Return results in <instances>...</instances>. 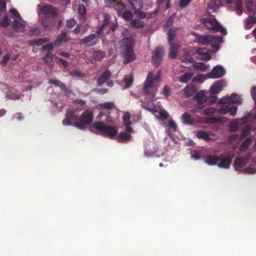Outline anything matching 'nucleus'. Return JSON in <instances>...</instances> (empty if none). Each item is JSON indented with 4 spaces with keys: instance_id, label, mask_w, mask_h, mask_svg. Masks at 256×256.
<instances>
[{
    "instance_id": "30",
    "label": "nucleus",
    "mask_w": 256,
    "mask_h": 256,
    "mask_svg": "<svg viewBox=\"0 0 256 256\" xmlns=\"http://www.w3.org/2000/svg\"><path fill=\"white\" fill-rule=\"evenodd\" d=\"M130 24L132 27L136 28H141L144 26V23L138 19H132Z\"/></svg>"
},
{
    "instance_id": "17",
    "label": "nucleus",
    "mask_w": 256,
    "mask_h": 256,
    "mask_svg": "<svg viewBox=\"0 0 256 256\" xmlns=\"http://www.w3.org/2000/svg\"><path fill=\"white\" fill-rule=\"evenodd\" d=\"M226 4H230L235 2L234 10L238 16L242 14L243 12V8L242 6V0H224Z\"/></svg>"
},
{
    "instance_id": "23",
    "label": "nucleus",
    "mask_w": 256,
    "mask_h": 256,
    "mask_svg": "<svg viewBox=\"0 0 256 256\" xmlns=\"http://www.w3.org/2000/svg\"><path fill=\"white\" fill-rule=\"evenodd\" d=\"M49 40H50V38H40L30 40L28 42V44L30 46H39L46 42H48Z\"/></svg>"
},
{
    "instance_id": "52",
    "label": "nucleus",
    "mask_w": 256,
    "mask_h": 256,
    "mask_svg": "<svg viewBox=\"0 0 256 256\" xmlns=\"http://www.w3.org/2000/svg\"><path fill=\"white\" fill-rule=\"evenodd\" d=\"M216 112V109L213 108H206L204 111V114L206 116H211Z\"/></svg>"
},
{
    "instance_id": "63",
    "label": "nucleus",
    "mask_w": 256,
    "mask_h": 256,
    "mask_svg": "<svg viewBox=\"0 0 256 256\" xmlns=\"http://www.w3.org/2000/svg\"><path fill=\"white\" fill-rule=\"evenodd\" d=\"M238 123L236 122H234L230 123V130L232 132H234L238 130Z\"/></svg>"
},
{
    "instance_id": "54",
    "label": "nucleus",
    "mask_w": 256,
    "mask_h": 256,
    "mask_svg": "<svg viewBox=\"0 0 256 256\" xmlns=\"http://www.w3.org/2000/svg\"><path fill=\"white\" fill-rule=\"evenodd\" d=\"M157 3L159 5H162L165 3L166 10H168L170 8V0H158Z\"/></svg>"
},
{
    "instance_id": "64",
    "label": "nucleus",
    "mask_w": 256,
    "mask_h": 256,
    "mask_svg": "<svg viewBox=\"0 0 256 256\" xmlns=\"http://www.w3.org/2000/svg\"><path fill=\"white\" fill-rule=\"evenodd\" d=\"M76 24V21L74 19H70L66 21V26L68 28H73Z\"/></svg>"
},
{
    "instance_id": "6",
    "label": "nucleus",
    "mask_w": 256,
    "mask_h": 256,
    "mask_svg": "<svg viewBox=\"0 0 256 256\" xmlns=\"http://www.w3.org/2000/svg\"><path fill=\"white\" fill-rule=\"evenodd\" d=\"M203 24L205 26L214 32H220L222 34H226V30L225 28L216 20L214 18H206L203 20Z\"/></svg>"
},
{
    "instance_id": "20",
    "label": "nucleus",
    "mask_w": 256,
    "mask_h": 256,
    "mask_svg": "<svg viewBox=\"0 0 256 256\" xmlns=\"http://www.w3.org/2000/svg\"><path fill=\"white\" fill-rule=\"evenodd\" d=\"M242 100L240 96L234 93L231 95L230 98H226V100L224 102L222 101V99L220 100L218 102L220 104H226L228 102V101L232 102L233 104H240L242 103Z\"/></svg>"
},
{
    "instance_id": "7",
    "label": "nucleus",
    "mask_w": 256,
    "mask_h": 256,
    "mask_svg": "<svg viewBox=\"0 0 256 256\" xmlns=\"http://www.w3.org/2000/svg\"><path fill=\"white\" fill-rule=\"evenodd\" d=\"M56 18H50V16H44L41 18V24L46 31L52 30L56 24Z\"/></svg>"
},
{
    "instance_id": "33",
    "label": "nucleus",
    "mask_w": 256,
    "mask_h": 256,
    "mask_svg": "<svg viewBox=\"0 0 256 256\" xmlns=\"http://www.w3.org/2000/svg\"><path fill=\"white\" fill-rule=\"evenodd\" d=\"M54 54L50 51H48L45 57L44 58V62L49 66H52L54 64L53 62Z\"/></svg>"
},
{
    "instance_id": "39",
    "label": "nucleus",
    "mask_w": 256,
    "mask_h": 256,
    "mask_svg": "<svg viewBox=\"0 0 256 256\" xmlns=\"http://www.w3.org/2000/svg\"><path fill=\"white\" fill-rule=\"evenodd\" d=\"M49 83L54 85L56 86L60 87L62 90L65 88V85L60 81L57 80L51 79L49 80Z\"/></svg>"
},
{
    "instance_id": "25",
    "label": "nucleus",
    "mask_w": 256,
    "mask_h": 256,
    "mask_svg": "<svg viewBox=\"0 0 256 256\" xmlns=\"http://www.w3.org/2000/svg\"><path fill=\"white\" fill-rule=\"evenodd\" d=\"M221 5L220 0H210L208 4V8L214 12Z\"/></svg>"
},
{
    "instance_id": "62",
    "label": "nucleus",
    "mask_w": 256,
    "mask_h": 256,
    "mask_svg": "<svg viewBox=\"0 0 256 256\" xmlns=\"http://www.w3.org/2000/svg\"><path fill=\"white\" fill-rule=\"evenodd\" d=\"M192 1V0H180L179 6L182 8L186 7Z\"/></svg>"
},
{
    "instance_id": "19",
    "label": "nucleus",
    "mask_w": 256,
    "mask_h": 256,
    "mask_svg": "<svg viewBox=\"0 0 256 256\" xmlns=\"http://www.w3.org/2000/svg\"><path fill=\"white\" fill-rule=\"evenodd\" d=\"M111 75L112 73L108 70H106L98 78L97 80L98 85L99 86H102L110 78Z\"/></svg>"
},
{
    "instance_id": "47",
    "label": "nucleus",
    "mask_w": 256,
    "mask_h": 256,
    "mask_svg": "<svg viewBox=\"0 0 256 256\" xmlns=\"http://www.w3.org/2000/svg\"><path fill=\"white\" fill-rule=\"evenodd\" d=\"M231 106L230 104L222 106L218 110V112L222 114H226L229 112Z\"/></svg>"
},
{
    "instance_id": "49",
    "label": "nucleus",
    "mask_w": 256,
    "mask_h": 256,
    "mask_svg": "<svg viewBox=\"0 0 256 256\" xmlns=\"http://www.w3.org/2000/svg\"><path fill=\"white\" fill-rule=\"evenodd\" d=\"M132 13L128 10H126L122 14V18L126 20H132Z\"/></svg>"
},
{
    "instance_id": "45",
    "label": "nucleus",
    "mask_w": 256,
    "mask_h": 256,
    "mask_svg": "<svg viewBox=\"0 0 256 256\" xmlns=\"http://www.w3.org/2000/svg\"><path fill=\"white\" fill-rule=\"evenodd\" d=\"M250 130V126H247L244 128L242 132V133L240 136V139L242 140L246 137L249 134Z\"/></svg>"
},
{
    "instance_id": "32",
    "label": "nucleus",
    "mask_w": 256,
    "mask_h": 256,
    "mask_svg": "<svg viewBox=\"0 0 256 256\" xmlns=\"http://www.w3.org/2000/svg\"><path fill=\"white\" fill-rule=\"evenodd\" d=\"M182 122L184 124L192 125L194 122L189 114L184 112L182 116Z\"/></svg>"
},
{
    "instance_id": "24",
    "label": "nucleus",
    "mask_w": 256,
    "mask_h": 256,
    "mask_svg": "<svg viewBox=\"0 0 256 256\" xmlns=\"http://www.w3.org/2000/svg\"><path fill=\"white\" fill-rule=\"evenodd\" d=\"M196 92V90L194 86H186L184 90V94L186 98L192 96Z\"/></svg>"
},
{
    "instance_id": "58",
    "label": "nucleus",
    "mask_w": 256,
    "mask_h": 256,
    "mask_svg": "<svg viewBox=\"0 0 256 256\" xmlns=\"http://www.w3.org/2000/svg\"><path fill=\"white\" fill-rule=\"evenodd\" d=\"M206 122L207 124H216L219 122V120L216 117H210L206 118Z\"/></svg>"
},
{
    "instance_id": "21",
    "label": "nucleus",
    "mask_w": 256,
    "mask_h": 256,
    "mask_svg": "<svg viewBox=\"0 0 256 256\" xmlns=\"http://www.w3.org/2000/svg\"><path fill=\"white\" fill-rule=\"evenodd\" d=\"M220 160V157L216 155H207L205 157V162L209 166L216 165Z\"/></svg>"
},
{
    "instance_id": "18",
    "label": "nucleus",
    "mask_w": 256,
    "mask_h": 256,
    "mask_svg": "<svg viewBox=\"0 0 256 256\" xmlns=\"http://www.w3.org/2000/svg\"><path fill=\"white\" fill-rule=\"evenodd\" d=\"M248 158L246 157H238L234 162L235 169L238 170L239 169L245 166L247 164Z\"/></svg>"
},
{
    "instance_id": "26",
    "label": "nucleus",
    "mask_w": 256,
    "mask_h": 256,
    "mask_svg": "<svg viewBox=\"0 0 256 256\" xmlns=\"http://www.w3.org/2000/svg\"><path fill=\"white\" fill-rule=\"evenodd\" d=\"M130 138L131 135L130 134L122 132L118 135L116 140L119 142H123L130 140Z\"/></svg>"
},
{
    "instance_id": "31",
    "label": "nucleus",
    "mask_w": 256,
    "mask_h": 256,
    "mask_svg": "<svg viewBox=\"0 0 256 256\" xmlns=\"http://www.w3.org/2000/svg\"><path fill=\"white\" fill-rule=\"evenodd\" d=\"M252 141V140L250 138H248L240 145V150L242 152H246L251 144Z\"/></svg>"
},
{
    "instance_id": "29",
    "label": "nucleus",
    "mask_w": 256,
    "mask_h": 256,
    "mask_svg": "<svg viewBox=\"0 0 256 256\" xmlns=\"http://www.w3.org/2000/svg\"><path fill=\"white\" fill-rule=\"evenodd\" d=\"M170 48L169 57L171 58H175L177 56L178 46L174 43L170 44Z\"/></svg>"
},
{
    "instance_id": "50",
    "label": "nucleus",
    "mask_w": 256,
    "mask_h": 256,
    "mask_svg": "<svg viewBox=\"0 0 256 256\" xmlns=\"http://www.w3.org/2000/svg\"><path fill=\"white\" fill-rule=\"evenodd\" d=\"M218 97L216 96H210L208 98L206 96V102H207L208 104L211 105L214 104L216 101Z\"/></svg>"
},
{
    "instance_id": "55",
    "label": "nucleus",
    "mask_w": 256,
    "mask_h": 256,
    "mask_svg": "<svg viewBox=\"0 0 256 256\" xmlns=\"http://www.w3.org/2000/svg\"><path fill=\"white\" fill-rule=\"evenodd\" d=\"M62 122V124L64 126H68V125L72 126L73 123H71L70 116H68V112H66V118L63 120Z\"/></svg>"
},
{
    "instance_id": "8",
    "label": "nucleus",
    "mask_w": 256,
    "mask_h": 256,
    "mask_svg": "<svg viewBox=\"0 0 256 256\" xmlns=\"http://www.w3.org/2000/svg\"><path fill=\"white\" fill-rule=\"evenodd\" d=\"M164 54L163 48L158 46L154 49L152 56V60L154 66H158L161 64Z\"/></svg>"
},
{
    "instance_id": "28",
    "label": "nucleus",
    "mask_w": 256,
    "mask_h": 256,
    "mask_svg": "<svg viewBox=\"0 0 256 256\" xmlns=\"http://www.w3.org/2000/svg\"><path fill=\"white\" fill-rule=\"evenodd\" d=\"M255 24H256V20L253 18V16L250 15L245 20L244 28L246 30H250Z\"/></svg>"
},
{
    "instance_id": "38",
    "label": "nucleus",
    "mask_w": 256,
    "mask_h": 256,
    "mask_svg": "<svg viewBox=\"0 0 256 256\" xmlns=\"http://www.w3.org/2000/svg\"><path fill=\"white\" fill-rule=\"evenodd\" d=\"M105 56V52L102 50H97L94 52L93 57L94 60L99 61L102 60Z\"/></svg>"
},
{
    "instance_id": "60",
    "label": "nucleus",
    "mask_w": 256,
    "mask_h": 256,
    "mask_svg": "<svg viewBox=\"0 0 256 256\" xmlns=\"http://www.w3.org/2000/svg\"><path fill=\"white\" fill-rule=\"evenodd\" d=\"M57 38L60 39L61 42H66L68 41L67 35L66 33L62 32L58 36Z\"/></svg>"
},
{
    "instance_id": "46",
    "label": "nucleus",
    "mask_w": 256,
    "mask_h": 256,
    "mask_svg": "<svg viewBox=\"0 0 256 256\" xmlns=\"http://www.w3.org/2000/svg\"><path fill=\"white\" fill-rule=\"evenodd\" d=\"M125 88H128L131 86L133 82V77L132 76H126L124 78Z\"/></svg>"
},
{
    "instance_id": "41",
    "label": "nucleus",
    "mask_w": 256,
    "mask_h": 256,
    "mask_svg": "<svg viewBox=\"0 0 256 256\" xmlns=\"http://www.w3.org/2000/svg\"><path fill=\"white\" fill-rule=\"evenodd\" d=\"M114 104L113 102H106L100 104V107L101 108L107 110H112L114 108Z\"/></svg>"
},
{
    "instance_id": "22",
    "label": "nucleus",
    "mask_w": 256,
    "mask_h": 256,
    "mask_svg": "<svg viewBox=\"0 0 256 256\" xmlns=\"http://www.w3.org/2000/svg\"><path fill=\"white\" fill-rule=\"evenodd\" d=\"M78 12L80 14L79 20L81 23H84L86 21V8L84 4H80L78 9Z\"/></svg>"
},
{
    "instance_id": "40",
    "label": "nucleus",
    "mask_w": 256,
    "mask_h": 256,
    "mask_svg": "<svg viewBox=\"0 0 256 256\" xmlns=\"http://www.w3.org/2000/svg\"><path fill=\"white\" fill-rule=\"evenodd\" d=\"M194 68L196 70H200L201 71H204L206 70L208 66H206L202 62H195L194 65Z\"/></svg>"
},
{
    "instance_id": "56",
    "label": "nucleus",
    "mask_w": 256,
    "mask_h": 256,
    "mask_svg": "<svg viewBox=\"0 0 256 256\" xmlns=\"http://www.w3.org/2000/svg\"><path fill=\"white\" fill-rule=\"evenodd\" d=\"M110 21V16L108 14L106 13L104 14V20L103 24H102V27H104L105 26L108 24Z\"/></svg>"
},
{
    "instance_id": "3",
    "label": "nucleus",
    "mask_w": 256,
    "mask_h": 256,
    "mask_svg": "<svg viewBox=\"0 0 256 256\" xmlns=\"http://www.w3.org/2000/svg\"><path fill=\"white\" fill-rule=\"evenodd\" d=\"M197 42L202 45L210 46L212 52H216L220 49V44L222 42V38L212 36H200L197 38Z\"/></svg>"
},
{
    "instance_id": "34",
    "label": "nucleus",
    "mask_w": 256,
    "mask_h": 256,
    "mask_svg": "<svg viewBox=\"0 0 256 256\" xmlns=\"http://www.w3.org/2000/svg\"><path fill=\"white\" fill-rule=\"evenodd\" d=\"M12 28L16 31H22L24 25L18 20H14L12 26Z\"/></svg>"
},
{
    "instance_id": "35",
    "label": "nucleus",
    "mask_w": 256,
    "mask_h": 256,
    "mask_svg": "<svg viewBox=\"0 0 256 256\" xmlns=\"http://www.w3.org/2000/svg\"><path fill=\"white\" fill-rule=\"evenodd\" d=\"M193 74L192 72H186L180 76L179 80L183 83H187L190 80Z\"/></svg>"
},
{
    "instance_id": "37",
    "label": "nucleus",
    "mask_w": 256,
    "mask_h": 256,
    "mask_svg": "<svg viewBox=\"0 0 256 256\" xmlns=\"http://www.w3.org/2000/svg\"><path fill=\"white\" fill-rule=\"evenodd\" d=\"M180 60L183 63H192L194 60L189 54H186L180 58Z\"/></svg>"
},
{
    "instance_id": "4",
    "label": "nucleus",
    "mask_w": 256,
    "mask_h": 256,
    "mask_svg": "<svg viewBox=\"0 0 256 256\" xmlns=\"http://www.w3.org/2000/svg\"><path fill=\"white\" fill-rule=\"evenodd\" d=\"M159 80L160 76L158 75L152 77V72H149L144 84V92L146 94H150L152 98H153L156 94V83L158 82Z\"/></svg>"
},
{
    "instance_id": "15",
    "label": "nucleus",
    "mask_w": 256,
    "mask_h": 256,
    "mask_svg": "<svg viewBox=\"0 0 256 256\" xmlns=\"http://www.w3.org/2000/svg\"><path fill=\"white\" fill-rule=\"evenodd\" d=\"M225 84V82L223 80H220L216 82L210 88L211 94H216L219 93L222 90Z\"/></svg>"
},
{
    "instance_id": "59",
    "label": "nucleus",
    "mask_w": 256,
    "mask_h": 256,
    "mask_svg": "<svg viewBox=\"0 0 256 256\" xmlns=\"http://www.w3.org/2000/svg\"><path fill=\"white\" fill-rule=\"evenodd\" d=\"M124 124L125 126H130L131 124L130 122V116L128 114H125L123 116Z\"/></svg>"
},
{
    "instance_id": "2",
    "label": "nucleus",
    "mask_w": 256,
    "mask_h": 256,
    "mask_svg": "<svg viewBox=\"0 0 256 256\" xmlns=\"http://www.w3.org/2000/svg\"><path fill=\"white\" fill-rule=\"evenodd\" d=\"M93 128L100 134L110 138H114L118 133L116 128L109 126L102 122H94L91 127L92 130Z\"/></svg>"
},
{
    "instance_id": "13",
    "label": "nucleus",
    "mask_w": 256,
    "mask_h": 256,
    "mask_svg": "<svg viewBox=\"0 0 256 256\" xmlns=\"http://www.w3.org/2000/svg\"><path fill=\"white\" fill-rule=\"evenodd\" d=\"M196 58L200 60H208L210 59L208 50L206 48H199L196 50Z\"/></svg>"
},
{
    "instance_id": "51",
    "label": "nucleus",
    "mask_w": 256,
    "mask_h": 256,
    "mask_svg": "<svg viewBox=\"0 0 256 256\" xmlns=\"http://www.w3.org/2000/svg\"><path fill=\"white\" fill-rule=\"evenodd\" d=\"M243 172L248 174H256V168L248 166L243 170Z\"/></svg>"
},
{
    "instance_id": "1",
    "label": "nucleus",
    "mask_w": 256,
    "mask_h": 256,
    "mask_svg": "<svg viewBox=\"0 0 256 256\" xmlns=\"http://www.w3.org/2000/svg\"><path fill=\"white\" fill-rule=\"evenodd\" d=\"M120 48L124 54V62L127 64L136 58V56L134 52V40L131 36L124 38L120 42Z\"/></svg>"
},
{
    "instance_id": "61",
    "label": "nucleus",
    "mask_w": 256,
    "mask_h": 256,
    "mask_svg": "<svg viewBox=\"0 0 256 256\" xmlns=\"http://www.w3.org/2000/svg\"><path fill=\"white\" fill-rule=\"evenodd\" d=\"M11 56V54L10 52H8L6 56H4L2 58V60L1 61L0 63L2 65H5L9 60L10 57Z\"/></svg>"
},
{
    "instance_id": "16",
    "label": "nucleus",
    "mask_w": 256,
    "mask_h": 256,
    "mask_svg": "<svg viewBox=\"0 0 256 256\" xmlns=\"http://www.w3.org/2000/svg\"><path fill=\"white\" fill-rule=\"evenodd\" d=\"M232 156H230L223 158L220 157V160H219L220 162L217 165L220 168H228L232 162Z\"/></svg>"
},
{
    "instance_id": "43",
    "label": "nucleus",
    "mask_w": 256,
    "mask_h": 256,
    "mask_svg": "<svg viewBox=\"0 0 256 256\" xmlns=\"http://www.w3.org/2000/svg\"><path fill=\"white\" fill-rule=\"evenodd\" d=\"M73 31L75 34H84L86 31V28L82 25L78 24Z\"/></svg>"
},
{
    "instance_id": "14",
    "label": "nucleus",
    "mask_w": 256,
    "mask_h": 256,
    "mask_svg": "<svg viewBox=\"0 0 256 256\" xmlns=\"http://www.w3.org/2000/svg\"><path fill=\"white\" fill-rule=\"evenodd\" d=\"M194 100L198 102V108H202L204 107V103L206 102V96L204 94V91H200L196 93L193 97Z\"/></svg>"
},
{
    "instance_id": "36",
    "label": "nucleus",
    "mask_w": 256,
    "mask_h": 256,
    "mask_svg": "<svg viewBox=\"0 0 256 256\" xmlns=\"http://www.w3.org/2000/svg\"><path fill=\"white\" fill-rule=\"evenodd\" d=\"M176 28H171L168 32V40L169 44L172 43V41L176 38Z\"/></svg>"
},
{
    "instance_id": "57",
    "label": "nucleus",
    "mask_w": 256,
    "mask_h": 256,
    "mask_svg": "<svg viewBox=\"0 0 256 256\" xmlns=\"http://www.w3.org/2000/svg\"><path fill=\"white\" fill-rule=\"evenodd\" d=\"M70 74L74 76H77L80 78L84 77L85 74L77 70H74L70 72Z\"/></svg>"
},
{
    "instance_id": "44",
    "label": "nucleus",
    "mask_w": 256,
    "mask_h": 256,
    "mask_svg": "<svg viewBox=\"0 0 256 256\" xmlns=\"http://www.w3.org/2000/svg\"><path fill=\"white\" fill-rule=\"evenodd\" d=\"M196 136L199 138L205 140H208L210 138L208 134L206 132L202 130L198 131L196 134Z\"/></svg>"
},
{
    "instance_id": "5",
    "label": "nucleus",
    "mask_w": 256,
    "mask_h": 256,
    "mask_svg": "<svg viewBox=\"0 0 256 256\" xmlns=\"http://www.w3.org/2000/svg\"><path fill=\"white\" fill-rule=\"evenodd\" d=\"M93 112L90 110L84 112L80 117L78 122H73L72 126L80 130H84L87 125L90 124L93 120Z\"/></svg>"
},
{
    "instance_id": "11",
    "label": "nucleus",
    "mask_w": 256,
    "mask_h": 256,
    "mask_svg": "<svg viewBox=\"0 0 256 256\" xmlns=\"http://www.w3.org/2000/svg\"><path fill=\"white\" fill-rule=\"evenodd\" d=\"M41 12L45 16H50V18H56L58 16L57 10L49 4L44 5L41 8Z\"/></svg>"
},
{
    "instance_id": "9",
    "label": "nucleus",
    "mask_w": 256,
    "mask_h": 256,
    "mask_svg": "<svg viewBox=\"0 0 256 256\" xmlns=\"http://www.w3.org/2000/svg\"><path fill=\"white\" fill-rule=\"evenodd\" d=\"M226 71L224 68L220 65H217L214 67L212 71L207 74V76L211 78H222L224 76Z\"/></svg>"
},
{
    "instance_id": "53",
    "label": "nucleus",
    "mask_w": 256,
    "mask_h": 256,
    "mask_svg": "<svg viewBox=\"0 0 256 256\" xmlns=\"http://www.w3.org/2000/svg\"><path fill=\"white\" fill-rule=\"evenodd\" d=\"M68 116H70V118L71 122H78L80 117L78 115L74 114L72 112H67Z\"/></svg>"
},
{
    "instance_id": "10",
    "label": "nucleus",
    "mask_w": 256,
    "mask_h": 256,
    "mask_svg": "<svg viewBox=\"0 0 256 256\" xmlns=\"http://www.w3.org/2000/svg\"><path fill=\"white\" fill-rule=\"evenodd\" d=\"M130 4L134 9V13L138 19H143L146 18V14L141 10L142 6L136 0L132 2Z\"/></svg>"
},
{
    "instance_id": "48",
    "label": "nucleus",
    "mask_w": 256,
    "mask_h": 256,
    "mask_svg": "<svg viewBox=\"0 0 256 256\" xmlns=\"http://www.w3.org/2000/svg\"><path fill=\"white\" fill-rule=\"evenodd\" d=\"M10 20L7 15H5L0 21V26L6 27L10 25Z\"/></svg>"
},
{
    "instance_id": "12",
    "label": "nucleus",
    "mask_w": 256,
    "mask_h": 256,
    "mask_svg": "<svg viewBox=\"0 0 256 256\" xmlns=\"http://www.w3.org/2000/svg\"><path fill=\"white\" fill-rule=\"evenodd\" d=\"M80 41L82 44L92 46L98 43V40L97 35L93 34L82 39Z\"/></svg>"
},
{
    "instance_id": "27",
    "label": "nucleus",
    "mask_w": 256,
    "mask_h": 256,
    "mask_svg": "<svg viewBox=\"0 0 256 256\" xmlns=\"http://www.w3.org/2000/svg\"><path fill=\"white\" fill-rule=\"evenodd\" d=\"M246 7L247 10L250 12H252L256 11V2L253 0H248L245 3Z\"/></svg>"
},
{
    "instance_id": "42",
    "label": "nucleus",
    "mask_w": 256,
    "mask_h": 256,
    "mask_svg": "<svg viewBox=\"0 0 256 256\" xmlns=\"http://www.w3.org/2000/svg\"><path fill=\"white\" fill-rule=\"evenodd\" d=\"M29 35L31 36H38L41 34V30L38 27H36L29 30Z\"/></svg>"
}]
</instances>
